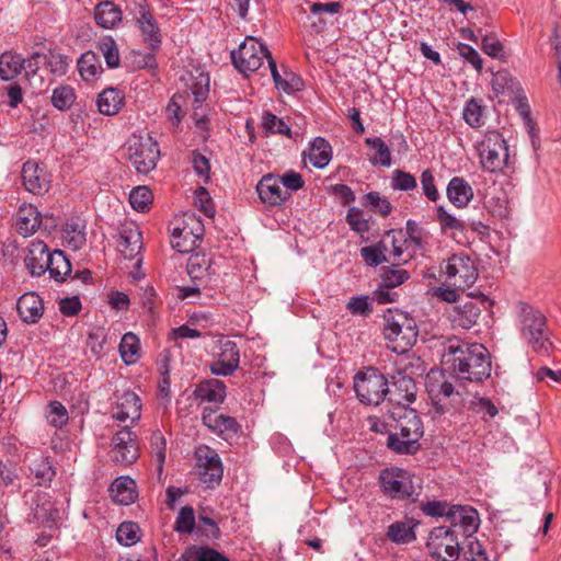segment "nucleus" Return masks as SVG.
I'll list each match as a JSON object with an SVG mask.
<instances>
[{"instance_id":"1","label":"nucleus","mask_w":561,"mask_h":561,"mask_svg":"<svg viewBox=\"0 0 561 561\" xmlns=\"http://www.w3.org/2000/svg\"><path fill=\"white\" fill-rule=\"evenodd\" d=\"M444 356L460 380L481 382L491 375L490 354L482 344L453 339L448 341Z\"/></svg>"},{"instance_id":"2","label":"nucleus","mask_w":561,"mask_h":561,"mask_svg":"<svg viewBox=\"0 0 561 561\" xmlns=\"http://www.w3.org/2000/svg\"><path fill=\"white\" fill-rule=\"evenodd\" d=\"M388 416L400 434L388 436V447L401 455H411L417 451L419 440L423 436V424L414 409L409 407H393L388 409Z\"/></svg>"},{"instance_id":"3","label":"nucleus","mask_w":561,"mask_h":561,"mask_svg":"<svg viewBox=\"0 0 561 561\" xmlns=\"http://www.w3.org/2000/svg\"><path fill=\"white\" fill-rule=\"evenodd\" d=\"M520 336L537 353L547 354L552 346L545 314L528 304H520L518 313Z\"/></svg>"},{"instance_id":"4","label":"nucleus","mask_w":561,"mask_h":561,"mask_svg":"<svg viewBox=\"0 0 561 561\" xmlns=\"http://www.w3.org/2000/svg\"><path fill=\"white\" fill-rule=\"evenodd\" d=\"M383 320V335L391 344L389 347L397 354L407 353L417 340L419 329L415 320L405 312H392L390 309Z\"/></svg>"},{"instance_id":"5","label":"nucleus","mask_w":561,"mask_h":561,"mask_svg":"<svg viewBox=\"0 0 561 561\" xmlns=\"http://www.w3.org/2000/svg\"><path fill=\"white\" fill-rule=\"evenodd\" d=\"M476 148L483 170L492 173L499 172L508 164V146L503 135L497 130H488L477 141Z\"/></svg>"},{"instance_id":"6","label":"nucleus","mask_w":561,"mask_h":561,"mask_svg":"<svg viewBox=\"0 0 561 561\" xmlns=\"http://www.w3.org/2000/svg\"><path fill=\"white\" fill-rule=\"evenodd\" d=\"M354 390L362 403L378 405L388 394L389 382L377 368L370 367L355 375Z\"/></svg>"},{"instance_id":"7","label":"nucleus","mask_w":561,"mask_h":561,"mask_svg":"<svg viewBox=\"0 0 561 561\" xmlns=\"http://www.w3.org/2000/svg\"><path fill=\"white\" fill-rule=\"evenodd\" d=\"M127 151L130 163L141 174L152 171L160 157L158 142L149 135H133L127 141Z\"/></svg>"},{"instance_id":"8","label":"nucleus","mask_w":561,"mask_h":561,"mask_svg":"<svg viewBox=\"0 0 561 561\" xmlns=\"http://www.w3.org/2000/svg\"><path fill=\"white\" fill-rule=\"evenodd\" d=\"M442 273L454 287L465 290L471 287L478 278L474 261L465 253L451 255L440 267Z\"/></svg>"},{"instance_id":"9","label":"nucleus","mask_w":561,"mask_h":561,"mask_svg":"<svg viewBox=\"0 0 561 561\" xmlns=\"http://www.w3.org/2000/svg\"><path fill=\"white\" fill-rule=\"evenodd\" d=\"M426 548L436 561H457L460 556V538L446 526L435 527L430 531Z\"/></svg>"},{"instance_id":"10","label":"nucleus","mask_w":561,"mask_h":561,"mask_svg":"<svg viewBox=\"0 0 561 561\" xmlns=\"http://www.w3.org/2000/svg\"><path fill=\"white\" fill-rule=\"evenodd\" d=\"M195 460L199 482L207 489L218 486L224 474V466L218 453L209 446L202 445L195 450Z\"/></svg>"},{"instance_id":"11","label":"nucleus","mask_w":561,"mask_h":561,"mask_svg":"<svg viewBox=\"0 0 561 561\" xmlns=\"http://www.w3.org/2000/svg\"><path fill=\"white\" fill-rule=\"evenodd\" d=\"M268 54L270 51L264 44L253 36H248L238 49L231 51V60L236 69L243 75H248L256 71Z\"/></svg>"},{"instance_id":"12","label":"nucleus","mask_w":561,"mask_h":561,"mask_svg":"<svg viewBox=\"0 0 561 561\" xmlns=\"http://www.w3.org/2000/svg\"><path fill=\"white\" fill-rule=\"evenodd\" d=\"M379 483L381 491L394 500H407L415 493L410 472L398 467L381 470Z\"/></svg>"},{"instance_id":"13","label":"nucleus","mask_w":561,"mask_h":561,"mask_svg":"<svg viewBox=\"0 0 561 561\" xmlns=\"http://www.w3.org/2000/svg\"><path fill=\"white\" fill-rule=\"evenodd\" d=\"M447 522L446 528L459 538H471L480 525L479 513L470 505H453Z\"/></svg>"},{"instance_id":"14","label":"nucleus","mask_w":561,"mask_h":561,"mask_svg":"<svg viewBox=\"0 0 561 561\" xmlns=\"http://www.w3.org/2000/svg\"><path fill=\"white\" fill-rule=\"evenodd\" d=\"M139 456L137 435L124 426L112 437V459L119 465H131Z\"/></svg>"},{"instance_id":"15","label":"nucleus","mask_w":561,"mask_h":561,"mask_svg":"<svg viewBox=\"0 0 561 561\" xmlns=\"http://www.w3.org/2000/svg\"><path fill=\"white\" fill-rule=\"evenodd\" d=\"M240 353L237 344L231 340L219 342L218 352L210 363V371L216 376H231L238 368Z\"/></svg>"},{"instance_id":"16","label":"nucleus","mask_w":561,"mask_h":561,"mask_svg":"<svg viewBox=\"0 0 561 561\" xmlns=\"http://www.w3.org/2000/svg\"><path fill=\"white\" fill-rule=\"evenodd\" d=\"M22 182L26 191L32 194L47 193L51 184V175L44 164L26 161L21 171Z\"/></svg>"},{"instance_id":"17","label":"nucleus","mask_w":561,"mask_h":561,"mask_svg":"<svg viewBox=\"0 0 561 561\" xmlns=\"http://www.w3.org/2000/svg\"><path fill=\"white\" fill-rule=\"evenodd\" d=\"M391 378V387L388 390V404L390 408L409 407L415 401L416 387L413 378L401 370Z\"/></svg>"},{"instance_id":"18","label":"nucleus","mask_w":561,"mask_h":561,"mask_svg":"<svg viewBox=\"0 0 561 561\" xmlns=\"http://www.w3.org/2000/svg\"><path fill=\"white\" fill-rule=\"evenodd\" d=\"M202 421L210 432L225 440L234 438L241 428L234 417L220 414L209 408L203 410Z\"/></svg>"},{"instance_id":"19","label":"nucleus","mask_w":561,"mask_h":561,"mask_svg":"<svg viewBox=\"0 0 561 561\" xmlns=\"http://www.w3.org/2000/svg\"><path fill=\"white\" fill-rule=\"evenodd\" d=\"M30 507L33 520L49 528L60 518V511L46 492H35L32 495Z\"/></svg>"},{"instance_id":"20","label":"nucleus","mask_w":561,"mask_h":561,"mask_svg":"<svg viewBox=\"0 0 561 561\" xmlns=\"http://www.w3.org/2000/svg\"><path fill=\"white\" fill-rule=\"evenodd\" d=\"M136 20L144 43L152 50L159 49L162 43L160 27L146 4H138Z\"/></svg>"},{"instance_id":"21","label":"nucleus","mask_w":561,"mask_h":561,"mask_svg":"<svg viewBox=\"0 0 561 561\" xmlns=\"http://www.w3.org/2000/svg\"><path fill=\"white\" fill-rule=\"evenodd\" d=\"M256 192L260 199L270 206H277L285 202L289 192L284 191L278 176L266 174L256 184Z\"/></svg>"},{"instance_id":"22","label":"nucleus","mask_w":561,"mask_h":561,"mask_svg":"<svg viewBox=\"0 0 561 561\" xmlns=\"http://www.w3.org/2000/svg\"><path fill=\"white\" fill-rule=\"evenodd\" d=\"M53 252L44 241L34 240L28 247L25 265L33 276H42L49 268Z\"/></svg>"},{"instance_id":"23","label":"nucleus","mask_w":561,"mask_h":561,"mask_svg":"<svg viewBox=\"0 0 561 561\" xmlns=\"http://www.w3.org/2000/svg\"><path fill=\"white\" fill-rule=\"evenodd\" d=\"M480 313L481 308L478 302L467 299L453 306L448 311V317L454 327L470 329L477 323Z\"/></svg>"},{"instance_id":"24","label":"nucleus","mask_w":561,"mask_h":561,"mask_svg":"<svg viewBox=\"0 0 561 561\" xmlns=\"http://www.w3.org/2000/svg\"><path fill=\"white\" fill-rule=\"evenodd\" d=\"M117 247L119 252L127 260H133L139 254L142 248L141 232L135 224L131 222L122 226Z\"/></svg>"},{"instance_id":"25","label":"nucleus","mask_w":561,"mask_h":561,"mask_svg":"<svg viewBox=\"0 0 561 561\" xmlns=\"http://www.w3.org/2000/svg\"><path fill=\"white\" fill-rule=\"evenodd\" d=\"M16 310L23 322L36 323L43 317V300L35 293H25L18 299Z\"/></svg>"},{"instance_id":"26","label":"nucleus","mask_w":561,"mask_h":561,"mask_svg":"<svg viewBox=\"0 0 561 561\" xmlns=\"http://www.w3.org/2000/svg\"><path fill=\"white\" fill-rule=\"evenodd\" d=\"M41 222V213L34 205L23 204L19 207L15 219V228L21 236H32L39 228Z\"/></svg>"},{"instance_id":"27","label":"nucleus","mask_w":561,"mask_h":561,"mask_svg":"<svg viewBox=\"0 0 561 561\" xmlns=\"http://www.w3.org/2000/svg\"><path fill=\"white\" fill-rule=\"evenodd\" d=\"M446 195L454 206L463 208L472 201L473 190L463 178L454 176L447 184Z\"/></svg>"},{"instance_id":"28","label":"nucleus","mask_w":561,"mask_h":561,"mask_svg":"<svg viewBox=\"0 0 561 561\" xmlns=\"http://www.w3.org/2000/svg\"><path fill=\"white\" fill-rule=\"evenodd\" d=\"M419 525L413 518H404L390 524L386 537L393 543L407 545L416 539L415 528Z\"/></svg>"},{"instance_id":"29","label":"nucleus","mask_w":561,"mask_h":561,"mask_svg":"<svg viewBox=\"0 0 561 561\" xmlns=\"http://www.w3.org/2000/svg\"><path fill=\"white\" fill-rule=\"evenodd\" d=\"M304 158L317 169L325 168L332 159V147L323 137H316L306 151Z\"/></svg>"},{"instance_id":"30","label":"nucleus","mask_w":561,"mask_h":561,"mask_svg":"<svg viewBox=\"0 0 561 561\" xmlns=\"http://www.w3.org/2000/svg\"><path fill=\"white\" fill-rule=\"evenodd\" d=\"M141 415V403L135 392L127 391L118 400L117 412L114 417L119 422L130 420L136 422Z\"/></svg>"},{"instance_id":"31","label":"nucleus","mask_w":561,"mask_h":561,"mask_svg":"<svg viewBox=\"0 0 561 561\" xmlns=\"http://www.w3.org/2000/svg\"><path fill=\"white\" fill-rule=\"evenodd\" d=\"M113 501L121 505H129L137 499L136 483L129 477L116 478L110 486Z\"/></svg>"},{"instance_id":"32","label":"nucleus","mask_w":561,"mask_h":561,"mask_svg":"<svg viewBox=\"0 0 561 561\" xmlns=\"http://www.w3.org/2000/svg\"><path fill=\"white\" fill-rule=\"evenodd\" d=\"M194 393L203 401L222 403L226 398V385L222 380L210 378L199 382Z\"/></svg>"},{"instance_id":"33","label":"nucleus","mask_w":561,"mask_h":561,"mask_svg":"<svg viewBox=\"0 0 561 561\" xmlns=\"http://www.w3.org/2000/svg\"><path fill=\"white\" fill-rule=\"evenodd\" d=\"M96 105L100 113L107 116L115 115L124 105V94L116 88H107L99 94Z\"/></svg>"},{"instance_id":"34","label":"nucleus","mask_w":561,"mask_h":561,"mask_svg":"<svg viewBox=\"0 0 561 561\" xmlns=\"http://www.w3.org/2000/svg\"><path fill=\"white\" fill-rule=\"evenodd\" d=\"M492 87L497 94H505L510 98L517 96L523 93V88L519 81L505 70L497 71L493 76Z\"/></svg>"},{"instance_id":"35","label":"nucleus","mask_w":561,"mask_h":561,"mask_svg":"<svg viewBox=\"0 0 561 561\" xmlns=\"http://www.w3.org/2000/svg\"><path fill=\"white\" fill-rule=\"evenodd\" d=\"M95 21L104 28H113L122 21V11L110 1H103L95 8Z\"/></svg>"},{"instance_id":"36","label":"nucleus","mask_w":561,"mask_h":561,"mask_svg":"<svg viewBox=\"0 0 561 561\" xmlns=\"http://www.w3.org/2000/svg\"><path fill=\"white\" fill-rule=\"evenodd\" d=\"M171 245L180 253H190L194 251L199 242V236L194 234L187 228H174L171 233Z\"/></svg>"},{"instance_id":"37","label":"nucleus","mask_w":561,"mask_h":561,"mask_svg":"<svg viewBox=\"0 0 561 561\" xmlns=\"http://www.w3.org/2000/svg\"><path fill=\"white\" fill-rule=\"evenodd\" d=\"M78 70L84 81H93L102 73L99 56L93 51H85L78 60Z\"/></svg>"},{"instance_id":"38","label":"nucleus","mask_w":561,"mask_h":561,"mask_svg":"<svg viewBox=\"0 0 561 561\" xmlns=\"http://www.w3.org/2000/svg\"><path fill=\"white\" fill-rule=\"evenodd\" d=\"M23 58L21 55L4 51L0 55V78L9 81L18 77L23 70Z\"/></svg>"},{"instance_id":"39","label":"nucleus","mask_w":561,"mask_h":561,"mask_svg":"<svg viewBox=\"0 0 561 561\" xmlns=\"http://www.w3.org/2000/svg\"><path fill=\"white\" fill-rule=\"evenodd\" d=\"M62 240L72 250H79L85 244L84 225L79 220H69L62 229Z\"/></svg>"},{"instance_id":"40","label":"nucleus","mask_w":561,"mask_h":561,"mask_svg":"<svg viewBox=\"0 0 561 561\" xmlns=\"http://www.w3.org/2000/svg\"><path fill=\"white\" fill-rule=\"evenodd\" d=\"M181 561H230L221 552L206 547L192 546L185 550L181 557Z\"/></svg>"},{"instance_id":"41","label":"nucleus","mask_w":561,"mask_h":561,"mask_svg":"<svg viewBox=\"0 0 561 561\" xmlns=\"http://www.w3.org/2000/svg\"><path fill=\"white\" fill-rule=\"evenodd\" d=\"M140 341L136 334L125 333L119 343V354L123 362L127 365L136 363L139 358Z\"/></svg>"},{"instance_id":"42","label":"nucleus","mask_w":561,"mask_h":561,"mask_svg":"<svg viewBox=\"0 0 561 561\" xmlns=\"http://www.w3.org/2000/svg\"><path fill=\"white\" fill-rule=\"evenodd\" d=\"M50 276L58 282L65 279L71 273L70 260L60 250H55L50 257L49 268Z\"/></svg>"},{"instance_id":"43","label":"nucleus","mask_w":561,"mask_h":561,"mask_svg":"<svg viewBox=\"0 0 561 561\" xmlns=\"http://www.w3.org/2000/svg\"><path fill=\"white\" fill-rule=\"evenodd\" d=\"M365 144L375 150V157L370 159V162L381 167L391 165V151L388 145L380 137H368L365 139Z\"/></svg>"},{"instance_id":"44","label":"nucleus","mask_w":561,"mask_h":561,"mask_svg":"<svg viewBox=\"0 0 561 561\" xmlns=\"http://www.w3.org/2000/svg\"><path fill=\"white\" fill-rule=\"evenodd\" d=\"M140 527L134 522H123L116 529V540L125 547L137 543L140 540Z\"/></svg>"},{"instance_id":"45","label":"nucleus","mask_w":561,"mask_h":561,"mask_svg":"<svg viewBox=\"0 0 561 561\" xmlns=\"http://www.w3.org/2000/svg\"><path fill=\"white\" fill-rule=\"evenodd\" d=\"M484 110L485 107L482 105L481 101L472 98L467 101L462 117L469 126L473 128L480 127L484 124Z\"/></svg>"},{"instance_id":"46","label":"nucleus","mask_w":561,"mask_h":561,"mask_svg":"<svg viewBox=\"0 0 561 561\" xmlns=\"http://www.w3.org/2000/svg\"><path fill=\"white\" fill-rule=\"evenodd\" d=\"M436 219L439 224L440 230L443 232L447 231H459L462 232L466 229V224L457 218L456 216L448 213L444 206H437L436 209Z\"/></svg>"},{"instance_id":"47","label":"nucleus","mask_w":561,"mask_h":561,"mask_svg":"<svg viewBox=\"0 0 561 561\" xmlns=\"http://www.w3.org/2000/svg\"><path fill=\"white\" fill-rule=\"evenodd\" d=\"M76 101V93L70 85H59L53 90L51 104L59 111H66Z\"/></svg>"},{"instance_id":"48","label":"nucleus","mask_w":561,"mask_h":561,"mask_svg":"<svg viewBox=\"0 0 561 561\" xmlns=\"http://www.w3.org/2000/svg\"><path fill=\"white\" fill-rule=\"evenodd\" d=\"M188 88L194 95V102H203L209 92V76L203 71H198L197 76L191 78Z\"/></svg>"},{"instance_id":"49","label":"nucleus","mask_w":561,"mask_h":561,"mask_svg":"<svg viewBox=\"0 0 561 561\" xmlns=\"http://www.w3.org/2000/svg\"><path fill=\"white\" fill-rule=\"evenodd\" d=\"M150 450L157 462V469L161 472L165 461L167 440L160 431L152 433L150 437Z\"/></svg>"},{"instance_id":"50","label":"nucleus","mask_w":561,"mask_h":561,"mask_svg":"<svg viewBox=\"0 0 561 561\" xmlns=\"http://www.w3.org/2000/svg\"><path fill=\"white\" fill-rule=\"evenodd\" d=\"M152 201V192L147 186H137L129 194V203L137 211H146Z\"/></svg>"},{"instance_id":"51","label":"nucleus","mask_w":561,"mask_h":561,"mask_svg":"<svg viewBox=\"0 0 561 561\" xmlns=\"http://www.w3.org/2000/svg\"><path fill=\"white\" fill-rule=\"evenodd\" d=\"M363 204L382 217H387L392 210V205L388 198L380 196L378 192H369L366 194Z\"/></svg>"},{"instance_id":"52","label":"nucleus","mask_w":561,"mask_h":561,"mask_svg":"<svg viewBox=\"0 0 561 561\" xmlns=\"http://www.w3.org/2000/svg\"><path fill=\"white\" fill-rule=\"evenodd\" d=\"M262 128L268 134L290 135V127L271 112L263 113Z\"/></svg>"},{"instance_id":"53","label":"nucleus","mask_w":561,"mask_h":561,"mask_svg":"<svg viewBox=\"0 0 561 561\" xmlns=\"http://www.w3.org/2000/svg\"><path fill=\"white\" fill-rule=\"evenodd\" d=\"M31 471L37 481V484L44 486L49 485L56 474L54 467L47 459H42L38 462H35L31 467Z\"/></svg>"},{"instance_id":"54","label":"nucleus","mask_w":561,"mask_h":561,"mask_svg":"<svg viewBox=\"0 0 561 561\" xmlns=\"http://www.w3.org/2000/svg\"><path fill=\"white\" fill-rule=\"evenodd\" d=\"M195 526V513L192 506H184L180 510L175 519L174 530L180 534H191Z\"/></svg>"},{"instance_id":"55","label":"nucleus","mask_w":561,"mask_h":561,"mask_svg":"<svg viewBox=\"0 0 561 561\" xmlns=\"http://www.w3.org/2000/svg\"><path fill=\"white\" fill-rule=\"evenodd\" d=\"M47 421L56 428H61L68 422V412L58 401H51L47 407Z\"/></svg>"},{"instance_id":"56","label":"nucleus","mask_w":561,"mask_h":561,"mask_svg":"<svg viewBox=\"0 0 561 561\" xmlns=\"http://www.w3.org/2000/svg\"><path fill=\"white\" fill-rule=\"evenodd\" d=\"M416 179L402 170H394L391 175V187L397 191L409 192L416 188Z\"/></svg>"},{"instance_id":"57","label":"nucleus","mask_w":561,"mask_h":561,"mask_svg":"<svg viewBox=\"0 0 561 561\" xmlns=\"http://www.w3.org/2000/svg\"><path fill=\"white\" fill-rule=\"evenodd\" d=\"M277 90L290 94L297 91L302 90L304 82L296 73L285 69L282 73V78L278 81V84L275 85Z\"/></svg>"},{"instance_id":"58","label":"nucleus","mask_w":561,"mask_h":561,"mask_svg":"<svg viewBox=\"0 0 561 561\" xmlns=\"http://www.w3.org/2000/svg\"><path fill=\"white\" fill-rule=\"evenodd\" d=\"M183 102L184 98L181 94H174L165 107L167 117L173 126H178L186 114Z\"/></svg>"},{"instance_id":"59","label":"nucleus","mask_w":561,"mask_h":561,"mask_svg":"<svg viewBox=\"0 0 561 561\" xmlns=\"http://www.w3.org/2000/svg\"><path fill=\"white\" fill-rule=\"evenodd\" d=\"M346 222L351 229L358 233H365L369 230V222L363 216V210L357 207H351L346 214Z\"/></svg>"},{"instance_id":"60","label":"nucleus","mask_w":561,"mask_h":561,"mask_svg":"<svg viewBox=\"0 0 561 561\" xmlns=\"http://www.w3.org/2000/svg\"><path fill=\"white\" fill-rule=\"evenodd\" d=\"M467 540L463 548V558L466 561H489L483 546L473 536L465 538Z\"/></svg>"},{"instance_id":"61","label":"nucleus","mask_w":561,"mask_h":561,"mask_svg":"<svg viewBox=\"0 0 561 561\" xmlns=\"http://www.w3.org/2000/svg\"><path fill=\"white\" fill-rule=\"evenodd\" d=\"M45 65L47 66L49 71L56 76L66 75L69 66L66 56L53 51L45 54Z\"/></svg>"},{"instance_id":"62","label":"nucleus","mask_w":561,"mask_h":561,"mask_svg":"<svg viewBox=\"0 0 561 561\" xmlns=\"http://www.w3.org/2000/svg\"><path fill=\"white\" fill-rule=\"evenodd\" d=\"M409 278V273L405 270L389 267L385 268L381 274V283L388 287H397L403 284Z\"/></svg>"},{"instance_id":"63","label":"nucleus","mask_w":561,"mask_h":561,"mask_svg":"<svg viewBox=\"0 0 561 561\" xmlns=\"http://www.w3.org/2000/svg\"><path fill=\"white\" fill-rule=\"evenodd\" d=\"M101 51L104 56L105 62L110 68H117L119 66V53L116 43L113 38H105L101 43Z\"/></svg>"},{"instance_id":"64","label":"nucleus","mask_w":561,"mask_h":561,"mask_svg":"<svg viewBox=\"0 0 561 561\" xmlns=\"http://www.w3.org/2000/svg\"><path fill=\"white\" fill-rule=\"evenodd\" d=\"M192 165L195 173L203 178L205 183L210 180V162L209 159L198 151L192 152Z\"/></svg>"}]
</instances>
